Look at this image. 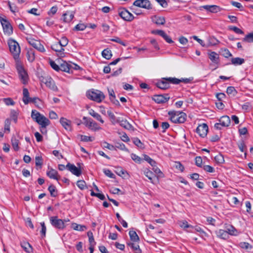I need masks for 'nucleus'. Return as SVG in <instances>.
Instances as JSON below:
<instances>
[{"label":"nucleus","mask_w":253,"mask_h":253,"mask_svg":"<svg viewBox=\"0 0 253 253\" xmlns=\"http://www.w3.org/2000/svg\"><path fill=\"white\" fill-rule=\"evenodd\" d=\"M108 93H109V95L110 96V99L111 101L115 105H116L117 106H119L120 102L117 99H116L115 92H114L113 89H108Z\"/></svg>","instance_id":"nucleus-22"},{"label":"nucleus","mask_w":253,"mask_h":253,"mask_svg":"<svg viewBox=\"0 0 253 253\" xmlns=\"http://www.w3.org/2000/svg\"><path fill=\"white\" fill-rule=\"evenodd\" d=\"M225 231L228 234V235H235V232L236 231V230L232 225H228L226 227Z\"/></svg>","instance_id":"nucleus-40"},{"label":"nucleus","mask_w":253,"mask_h":253,"mask_svg":"<svg viewBox=\"0 0 253 253\" xmlns=\"http://www.w3.org/2000/svg\"><path fill=\"white\" fill-rule=\"evenodd\" d=\"M115 147L122 150H125L127 152L128 151V150L126 147L125 145L123 143H117Z\"/></svg>","instance_id":"nucleus-56"},{"label":"nucleus","mask_w":253,"mask_h":253,"mask_svg":"<svg viewBox=\"0 0 253 253\" xmlns=\"http://www.w3.org/2000/svg\"><path fill=\"white\" fill-rule=\"evenodd\" d=\"M214 160L215 162L219 164H221L224 163V159L223 156L221 154H218L214 157Z\"/></svg>","instance_id":"nucleus-45"},{"label":"nucleus","mask_w":253,"mask_h":253,"mask_svg":"<svg viewBox=\"0 0 253 253\" xmlns=\"http://www.w3.org/2000/svg\"><path fill=\"white\" fill-rule=\"evenodd\" d=\"M8 44L9 50L15 60L16 62H17V61H19V57L21 52L19 45L17 42L12 39L8 40Z\"/></svg>","instance_id":"nucleus-3"},{"label":"nucleus","mask_w":253,"mask_h":253,"mask_svg":"<svg viewBox=\"0 0 253 253\" xmlns=\"http://www.w3.org/2000/svg\"><path fill=\"white\" fill-rule=\"evenodd\" d=\"M231 61V63L234 65H240L245 62L244 59L240 57L232 58Z\"/></svg>","instance_id":"nucleus-34"},{"label":"nucleus","mask_w":253,"mask_h":253,"mask_svg":"<svg viewBox=\"0 0 253 253\" xmlns=\"http://www.w3.org/2000/svg\"><path fill=\"white\" fill-rule=\"evenodd\" d=\"M43 159L42 156H36L35 158V163L36 166L41 167L42 165Z\"/></svg>","instance_id":"nucleus-54"},{"label":"nucleus","mask_w":253,"mask_h":253,"mask_svg":"<svg viewBox=\"0 0 253 253\" xmlns=\"http://www.w3.org/2000/svg\"><path fill=\"white\" fill-rule=\"evenodd\" d=\"M204 169L209 172H214L215 171V170L213 167H212L211 166L209 165H205L203 167Z\"/></svg>","instance_id":"nucleus-64"},{"label":"nucleus","mask_w":253,"mask_h":253,"mask_svg":"<svg viewBox=\"0 0 253 253\" xmlns=\"http://www.w3.org/2000/svg\"><path fill=\"white\" fill-rule=\"evenodd\" d=\"M144 174L145 176L151 181V182L153 183L152 176L154 175V174L153 172L149 170H147L146 171H145Z\"/></svg>","instance_id":"nucleus-60"},{"label":"nucleus","mask_w":253,"mask_h":253,"mask_svg":"<svg viewBox=\"0 0 253 253\" xmlns=\"http://www.w3.org/2000/svg\"><path fill=\"white\" fill-rule=\"evenodd\" d=\"M216 236L222 239L226 240L229 238L228 234L225 230L219 229L215 231Z\"/></svg>","instance_id":"nucleus-23"},{"label":"nucleus","mask_w":253,"mask_h":253,"mask_svg":"<svg viewBox=\"0 0 253 253\" xmlns=\"http://www.w3.org/2000/svg\"><path fill=\"white\" fill-rule=\"evenodd\" d=\"M16 67L21 81L23 84H27L28 81V74L20 61H17L16 63Z\"/></svg>","instance_id":"nucleus-4"},{"label":"nucleus","mask_w":253,"mask_h":253,"mask_svg":"<svg viewBox=\"0 0 253 253\" xmlns=\"http://www.w3.org/2000/svg\"><path fill=\"white\" fill-rule=\"evenodd\" d=\"M31 118L42 127H46L50 124V121L47 118L35 110H32Z\"/></svg>","instance_id":"nucleus-1"},{"label":"nucleus","mask_w":253,"mask_h":253,"mask_svg":"<svg viewBox=\"0 0 253 253\" xmlns=\"http://www.w3.org/2000/svg\"><path fill=\"white\" fill-rule=\"evenodd\" d=\"M49 220L52 226L57 229H63L65 227L64 221L59 219L57 216H51L49 218Z\"/></svg>","instance_id":"nucleus-7"},{"label":"nucleus","mask_w":253,"mask_h":253,"mask_svg":"<svg viewBox=\"0 0 253 253\" xmlns=\"http://www.w3.org/2000/svg\"><path fill=\"white\" fill-rule=\"evenodd\" d=\"M117 123L126 129H130L132 127V126L126 120H121L120 118H119Z\"/></svg>","instance_id":"nucleus-25"},{"label":"nucleus","mask_w":253,"mask_h":253,"mask_svg":"<svg viewBox=\"0 0 253 253\" xmlns=\"http://www.w3.org/2000/svg\"><path fill=\"white\" fill-rule=\"evenodd\" d=\"M166 80H168L171 84H179L181 82L184 83L185 84L190 83L192 81L193 78H185V79L182 78L181 79H177L175 78L169 77L168 79H166Z\"/></svg>","instance_id":"nucleus-15"},{"label":"nucleus","mask_w":253,"mask_h":253,"mask_svg":"<svg viewBox=\"0 0 253 253\" xmlns=\"http://www.w3.org/2000/svg\"><path fill=\"white\" fill-rule=\"evenodd\" d=\"M103 172L106 176L110 178H114L115 177L114 174H113L112 171L108 169H104L103 170Z\"/></svg>","instance_id":"nucleus-59"},{"label":"nucleus","mask_w":253,"mask_h":253,"mask_svg":"<svg viewBox=\"0 0 253 253\" xmlns=\"http://www.w3.org/2000/svg\"><path fill=\"white\" fill-rule=\"evenodd\" d=\"M71 65L67 63L65 61H64L62 63L60 64L59 67V71L61 70L63 72H65L67 73H70L71 69Z\"/></svg>","instance_id":"nucleus-26"},{"label":"nucleus","mask_w":253,"mask_h":253,"mask_svg":"<svg viewBox=\"0 0 253 253\" xmlns=\"http://www.w3.org/2000/svg\"><path fill=\"white\" fill-rule=\"evenodd\" d=\"M107 114L113 124H115V123H117L118 119H116L113 112H112L111 111H108Z\"/></svg>","instance_id":"nucleus-46"},{"label":"nucleus","mask_w":253,"mask_h":253,"mask_svg":"<svg viewBox=\"0 0 253 253\" xmlns=\"http://www.w3.org/2000/svg\"><path fill=\"white\" fill-rule=\"evenodd\" d=\"M51 47L55 51L59 52L61 56L64 54V49L58 42L52 45Z\"/></svg>","instance_id":"nucleus-20"},{"label":"nucleus","mask_w":253,"mask_h":253,"mask_svg":"<svg viewBox=\"0 0 253 253\" xmlns=\"http://www.w3.org/2000/svg\"><path fill=\"white\" fill-rule=\"evenodd\" d=\"M86 27V26L84 24L79 23L75 27L74 30L76 31H83Z\"/></svg>","instance_id":"nucleus-55"},{"label":"nucleus","mask_w":253,"mask_h":253,"mask_svg":"<svg viewBox=\"0 0 253 253\" xmlns=\"http://www.w3.org/2000/svg\"><path fill=\"white\" fill-rule=\"evenodd\" d=\"M23 101L25 104H28L29 103V93L27 88H24L23 89Z\"/></svg>","instance_id":"nucleus-28"},{"label":"nucleus","mask_w":253,"mask_h":253,"mask_svg":"<svg viewBox=\"0 0 253 253\" xmlns=\"http://www.w3.org/2000/svg\"><path fill=\"white\" fill-rule=\"evenodd\" d=\"M46 175L51 179L58 180L60 176L58 175V172L53 169H51L49 170L46 171Z\"/></svg>","instance_id":"nucleus-18"},{"label":"nucleus","mask_w":253,"mask_h":253,"mask_svg":"<svg viewBox=\"0 0 253 253\" xmlns=\"http://www.w3.org/2000/svg\"><path fill=\"white\" fill-rule=\"evenodd\" d=\"M102 56L106 59H110L112 55L111 53V51L108 48H106L104 49L102 52Z\"/></svg>","instance_id":"nucleus-37"},{"label":"nucleus","mask_w":253,"mask_h":253,"mask_svg":"<svg viewBox=\"0 0 253 253\" xmlns=\"http://www.w3.org/2000/svg\"><path fill=\"white\" fill-rule=\"evenodd\" d=\"M133 142L138 147L140 148H144L143 144L141 142L140 140L139 139H138V138H137V137L134 138L133 139Z\"/></svg>","instance_id":"nucleus-49"},{"label":"nucleus","mask_w":253,"mask_h":253,"mask_svg":"<svg viewBox=\"0 0 253 253\" xmlns=\"http://www.w3.org/2000/svg\"><path fill=\"white\" fill-rule=\"evenodd\" d=\"M21 247L27 253H30L32 251L31 245L28 242H24L22 243Z\"/></svg>","instance_id":"nucleus-39"},{"label":"nucleus","mask_w":253,"mask_h":253,"mask_svg":"<svg viewBox=\"0 0 253 253\" xmlns=\"http://www.w3.org/2000/svg\"><path fill=\"white\" fill-rule=\"evenodd\" d=\"M168 115L170 116V120L173 123H183L186 121V114L180 111H170L168 112Z\"/></svg>","instance_id":"nucleus-2"},{"label":"nucleus","mask_w":253,"mask_h":253,"mask_svg":"<svg viewBox=\"0 0 253 253\" xmlns=\"http://www.w3.org/2000/svg\"><path fill=\"white\" fill-rule=\"evenodd\" d=\"M152 21L157 25H164L166 20L164 17L155 15L152 17Z\"/></svg>","instance_id":"nucleus-19"},{"label":"nucleus","mask_w":253,"mask_h":253,"mask_svg":"<svg viewBox=\"0 0 253 253\" xmlns=\"http://www.w3.org/2000/svg\"><path fill=\"white\" fill-rule=\"evenodd\" d=\"M129 235L130 236V240L133 242H138L139 241V238L137 235V233L134 231H130L129 232Z\"/></svg>","instance_id":"nucleus-38"},{"label":"nucleus","mask_w":253,"mask_h":253,"mask_svg":"<svg viewBox=\"0 0 253 253\" xmlns=\"http://www.w3.org/2000/svg\"><path fill=\"white\" fill-rule=\"evenodd\" d=\"M28 41L29 43L38 51L42 52H44L45 51L44 46L41 44L40 41L31 38L28 39Z\"/></svg>","instance_id":"nucleus-10"},{"label":"nucleus","mask_w":253,"mask_h":253,"mask_svg":"<svg viewBox=\"0 0 253 253\" xmlns=\"http://www.w3.org/2000/svg\"><path fill=\"white\" fill-rule=\"evenodd\" d=\"M226 93L228 95H232L233 96L236 95L237 91L233 86H228L226 89Z\"/></svg>","instance_id":"nucleus-42"},{"label":"nucleus","mask_w":253,"mask_h":253,"mask_svg":"<svg viewBox=\"0 0 253 253\" xmlns=\"http://www.w3.org/2000/svg\"><path fill=\"white\" fill-rule=\"evenodd\" d=\"M11 124V121L9 119H6L4 122V130L7 131L8 133L10 132V126Z\"/></svg>","instance_id":"nucleus-50"},{"label":"nucleus","mask_w":253,"mask_h":253,"mask_svg":"<svg viewBox=\"0 0 253 253\" xmlns=\"http://www.w3.org/2000/svg\"><path fill=\"white\" fill-rule=\"evenodd\" d=\"M89 114L93 118L99 121L101 123L103 124L104 121L102 120L101 116L97 113L95 112L93 109H91L89 112Z\"/></svg>","instance_id":"nucleus-32"},{"label":"nucleus","mask_w":253,"mask_h":253,"mask_svg":"<svg viewBox=\"0 0 253 253\" xmlns=\"http://www.w3.org/2000/svg\"><path fill=\"white\" fill-rule=\"evenodd\" d=\"M127 245L130 247L133 251H136V253H141V251L139 248V246L134 243L128 242Z\"/></svg>","instance_id":"nucleus-33"},{"label":"nucleus","mask_w":253,"mask_h":253,"mask_svg":"<svg viewBox=\"0 0 253 253\" xmlns=\"http://www.w3.org/2000/svg\"><path fill=\"white\" fill-rule=\"evenodd\" d=\"M71 227L75 230L83 231L87 229L85 225L78 224L76 223H73L71 225Z\"/></svg>","instance_id":"nucleus-30"},{"label":"nucleus","mask_w":253,"mask_h":253,"mask_svg":"<svg viewBox=\"0 0 253 253\" xmlns=\"http://www.w3.org/2000/svg\"><path fill=\"white\" fill-rule=\"evenodd\" d=\"M231 30H233L235 33L239 34H244V32L239 29V28L235 26H232L229 28Z\"/></svg>","instance_id":"nucleus-63"},{"label":"nucleus","mask_w":253,"mask_h":253,"mask_svg":"<svg viewBox=\"0 0 253 253\" xmlns=\"http://www.w3.org/2000/svg\"><path fill=\"white\" fill-rule=\"evenodd\" d=\"M18 113L14 110H12L10 112V117L16 123L17 122Z\"/></svg>","instance_id":"nucleus-51"},{"label":"nucleus","mask_w":253,"mask_h":253,"mask_svg":"<svg viewBox=\"0 0 253 253\" xmlns=\"http://www.w3.org/2000/svg\"><path fill=\"white\" fill-rule=\"evenodd\" d=\"M77 185L81 190H84L85 187V182L83 180H78L77 182Z\"/></svg>","instance_id":"nucleus-57"},{"label":"nucleus","mask_w":253,"mask_h":253,"mask_svg":"<svg viewBox=\"0 0 253 253\" xmlns=\"http://www.w3.org/2000/svg\"><path fill=\"white\" fill-rule=\"evenodd\" d=\"M170 98L168 94L154 95L153 100L157 103H164L167 102Z\"/></svg>","instance_id":"nucleus-12"},{"label":"nucleus","mask_w":253,"mask_h":253,"mask_svg":"<svg viewBox=\"0 0 253 253\" xmlns=\"http://www.w3.org/2000/svg\"><path fill=\"white\" fill-rule=\"evenodd\" d=\"M168 78H163L162 80L158 81L156 84V86L159 88L164 90L169 88L170 87L169 83H171L166 80Z\"/></svg>","instance_id":"nucleus-16"},{"label":"nucleus","mask_w":253,"mask_h":253,"mask_svg":"<svg viewBox=\"0 0 253 253\" xmlns=\"http://www.w3.org/2000/svg\"><path fill=\"white\" fill-rule=\"evenodd\" d=\"M88 126L94 130H99L101 128L98 126V124L94 122L92 119L88 120Z\"/></svg>","instance_id":"nucleus-36"},{"label":"nucleus","mask_w":253,"mask_h":253,"mask_svg":"<svg viewBox=\"0 0 253 253\" xmlns=\"http://www.w3.org/2000/svg\"><path fill=\"white\" fill-rule=\"evenodd\" d=\"M11 144L15 151H18L19 150V141L15 137L11 138Z\"/></svg>","instance_id":"nucleus-41"},{"label":"nucleus","mask_w":253,"mask_h":253,"mask_svg":"<svg viewBox=\"0 0 253 253\" xmlns=\"http://www.w3.org/2000/svg\"><path fill=\"white\" fill-rule=\"evenodd\" d=\"M152 33L155 35H158L163 37L165 40L169 43L173 42L171 39L166 34V33L162 30H156L152 31Z\"/></svg>","instance_id":"nucleus-14"},{"label":"nucleus","mask_w":253,"mask_h":253,"mask_svg":"<svg viewBox=\"0 0 253 253\" xmlns=\"http://www.w3.org/2000/svg\"><path fill=\"white\" fill-rule=\"evenodd\" d=\"M221 55L225 58H229L232 56V54L229 51V50L227 48L221 49Z\"/></svg>","instance_id":"nucleus-44"},{"label":"nucleus","mask_w":253,"mask_h":253,"mask_svg":"<svg viewBox=\"0 0 253 253\" xmlns=\"http://www.w3.org/2000/svg\"><path fill=\"white\" fill-rule=\"evenodd\" d=\"M116 173L118 175H119V176H122V177L123 176L126 177V175H128V174L126 172V171L123 170L121 168H119L117 169Z\"/></svg>","instance_id":"nucleus-52"},{"label":"nucleus","mask_w":253,"mask_h":253,"mask_svg":"<svg viewBox=\"0 0 253 253\" xmlns=\"http://www.w3.org/2000/svg\"><path fill=\"white\" fill-rule=\"evenodd\" d=\"M60 123L66 130L69 131L72 130L71 121L62 117L60 120Z\"/></svg>","instance_id":"nucleus-17"},{"label":"nucleus","mask_w":253,"mask_h":253,"mask_svg":"<svg viewBox=\"0 0 253 253\" xmlns=\"http://www.w3.org/2000/svg\"><path fill=\"white\" fill-rule=\"evenodd\" d=\"M78 165L79 168L76 167L74 164L68 163L66 167L72 174L79 176L82 174V170L80 168V164L78 163Z\"/></svg>","instance_id":"nucleus-11"},{"label":"nucleus","mask_w":253,"mask_h":253,"mask_svg":"<svg viewBox=\"0 0 253 253\" xmlns=\"http://www.w3.org/2000/svg\"><path fill=\"white\" fill-rule=\"evenodd\" d=\"M27 57L28 60L30 62H32L35 60V52L33 49H30L28 50L27 53Z\"/></svg>","instance_id":"nucleus-31"},{"label":"nucleus","mask_w":253,"mask_h":253,"mask_svg":"<svg viewBox=\"0 0 253 253\" xmlns=\"http://www.w3.org/2000/svg\"><path fill=\"white\" fill-rule=\"evenodd\" d=\"M86 95L88 98L98 103L101 102L105 98L103 93L98 90L88 91L86 93Z\"/></svg>","instance_id":"nucleus-5"},{"label":"nucleus","mask_w":253,"mask_h":253,"mask_svg":"<svg viewBox=\"0 0 253 253\" xmlns=\"http://www.w3.org/2000/svg\"><path fill=\"white\" fill-rule=\"evenodd\" d=\"M60 45L63 47L68 43V40L66 37H62L60 41L58 42Z\"/></svg>","instance_id":"nucleus-53"},{"label":"nucleus","mask_w":253,"mask_h":253,"mask_svg":"<svg viewBox=\"0 0 253 253\" xmlns=\"http://www.w3.org/2000/svg\"><path fill=\"white\" fill-rule=\"evenodd\" d=\"M144 160L149 163L152 167L155 166L156 164V162L147 155H144Z\"/></svg>","instance_id":"nucleus-47"},{"label":"nucleus","mask_w":253,"mask_h":253,"mask_svg":"<svg viewBox=\"0 0 253 253\" xmlns=\"http://www.w3.org/2000/svg\"><path fill=\"white\" fill-rule=\"evenodd\" d=\"M49 64L51 67L55 71H59V66H58L56 63L53 60H50L49 61Z\"/></svg>","instance_id":"nucleus-61"},{"label":"nucleus","mask_w":253,"mask_h":253,"mask_svg":"<svg viewBox=\"0 0 253 253\" xmlns=\"http://www.w3.org/2000/svg\"><path fill=\"white\" fill-rule=\"evenodd\" d=\"M63 20L65 22H70L74 17L73 12L67 11L63 15Z\"/></svg>","instance_id":"nucleus-24"},{"label":"nucleus","mask_w":253,"mask_h":253,"mask_svg":"<svg viewBox=\"0 0 253 253\" xmlns=\"http://www.w3.org/2000/svg\"><path fill=\"white\" fill-rule=\"evenodd\" d=\"M0 22L2 26L4 33L8 35H11L13 33V28L6 17L0 16Z\"/></svg>","instance_id":"nucleus-6"},{"label":"nucleus","mask_w":253,"mask_h":253,"mask_svg":"<svg viewBox=\"0 0 253 253\" xmlns=\"http://www.w3.org/2000/svg\"><path fill=\"white\" fill-rule=\"evenodd\" d=\"M40 224L42 227V229L41 230V236L43 238L45 237L46 228V226H45V223L44 222H41Z\"/></svg>","instance_id":"nucleus-48"},{"label":"nucleus","mask_w":253,"mask_h":253,"mask_svg":"<svg viewBox=\"0 0 253 253\" xmlns=\"http://www.w3.org/2000/svg\"><path fill=\"white\" fill-rule=\"evenodd\" d=\"M220 11V7L215 5H211L210 11L213 13L217 12Z\"/></svg>","instance_id":"nucleus-62"},{"label":"nucleus","mask_w":253,"mask_h":253,"mask_svg":"<svg viewBox=\"0 0 253 253\" xmlns=\"http://www.w3.org/2000/svg\"><path fill=\"white\" fill-rule=\"evenodd\" d=\"M208 129V125L205 123H203L198 126L196 128V132L201 137H204L207 135Z\"/></svg>","instance_id":"nucleus-13"},{"label":"nucleus","mask_w":253,"mask_h":253,"mask_svg":"<svg viewBox=\"0 0 253 253\" xmlns=\"http://www.w3.org/2000/svg\"><path fill=\"white\" fill-rule=\"evenodd\" d=\"M48 190L50 192V195L52 197H56L57 196V190L55 186L50 185L48 188Z\"/></svg>","instance_id":"nucleus-35"},{"label":"nucleus","mask_w":253,"mask_h":253,"mask_svg":"<svg viewBox=\"0 0 253 253\" xmlns=\"http://www.w3.org/2000/svg\"><path fill=\"white\" fill-rule=\"evenodd\" d=\"M209 57L214 63L217 64L219 62V55L214 51L211 52L209 54Z\"/></svg>","instance_id":"nucleus-27"},{"label":"nucleus","mask_w":253,"mask_h":253,"mask_svg":"<svg viewBox=\"0 0 253 253\" xmlns=\"http://www.w3.org/2000/svg\"><path fill=\"white\" fill-rule=\"evenodd\" d=\"M133 4L134 6L148 10L152 8V4L149 0H136L134 1Z\"/></svg>","instance_id":"nucleus-9"},{"label":"nucleus","mask_w":253,"mask_h":253,"mask_svg":"<svg viewBox=\"0 0 253 253\" xmlns=\"http://www.w3.org/2000/svg\"><path fill=\"white\" fill-rule=\"evenodd\" d=\"M243 41L247 42H253V32L247 35L243 38Z\"/></svg>","instance_id":"nucleus-43"},{"label":"nucleus","mask_w":253,"mask_h":253,"mask_svg":"<svg viewBox=\"0 0 253 253\" xmlns=\"http://www.w3.org/2000/svg\"><path fill=\"white\" fill-rule=\"evenodd\" d=\"M119 15L123 19L126 21H131L134 18L133 15L125 8L119 9Z\"/></svg>","instance_id":"nucleus-8"},{"label":"nucleus","mask_w":253,"mask_h":253,"mask_svg":"<svg viewBox=\"0 0 253 253\" xmlns=\"http://www.w3.org/2000/svg\"><path fill=\"white\" fill-rule=\"evenodd\" d=\"M131 159L135 161L136 163L140 164L141 162L143 161L142 159L137 155L134 154H131Z\"/></svg>","instance_id":"nucleus-58"},{"label":"nucleus","mask_w":253,"mask_h":253,"mask_svg":"<svg viewBox=\"0 0 253 253\" xmlns=\"http://www.w3.org/2000/svg\"><path fill=\"white\" fill-rule=\"evenodd\" d=\"M47 80H48L46 84H45L46 85V86L54 91L57 90V87L56 86L55 83H54V81L53 80V79L51 77H50V78L48 79Z\"/></svg>","instance_id":"nucleus-29"},{"label":"nucleus","mask_w":253,"mask_h":253,"mask_svg":"<svg viewBox=\"0 0 253 253\" xmlns=\"http://www.w3.org/2000/svg\"><path fill=\"white\" fill-rule=\"evenodd\" d=\"M219 122L220 124H221L222 126H228L230 124V119L227 116H223L220 118Z\"/></svg>","instance_id":"nucleus-21"}]
</instances>
